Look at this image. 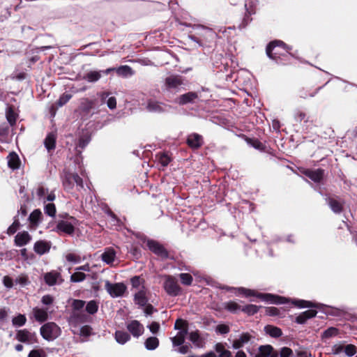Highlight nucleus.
Wrapping results in <instances>:
<instances>
[{"label": "nucleus", "instance_id": "obj_36", "mask_svg": "<svg viewBox=\"0 0 357 357\" xmlns=\"http://www.w3.org/2000/svg\"><path fill=\"white\" fill-rule=\"evenodd\" d=\"M321 87H318L314 91L308 90L307 88H302L298 91L299 97L303 99L314 97Z\"/></svg>", "mask_w": 357, "mask_h": 357}, {"label": "nucleus", "instance_id": "obj_34", "mask_svg": "<svg viewBox=\"0 0 357 357\" xmlns=\"http://www.w3.org/2000/svg\"><path fill=\"white\" fill-rule=\"evenodd\" d=\"M17 114L15 112L13 105L8 106L6 112V119L11 126H13L16 123Z\"/></svg>", "mask_w": 357, "mask_h": 357}, {"label": "nucleus", "instance_id": "obj_25", "mask_svg": "<svg viewBox=\"0 0 357 357\" xmlns=\"http://www.w3.org/2000/svg\"><path fill=\"white\" fill-rule=\"evenodd\" d=\"M21 162L18 155L12 152L8 155V166L12 169H17L20 168Z\"/></svg>", "mask_w": 357, "mask_h": 357}, {"label": "nucleus", "instance_id": "obj_32", "mask_svg": "<svg viewBox=\"0 0 357 357\" xmlns=\"http://www.w3.org/2000/svg\"><path fill=\"white\" fill-rule=\"evenodd\" d=\"M264 331L272 337H280L282 335V330L273 325H267L264 327Z\"/></svg>", "mask_w": 357, "mask_h": 357}, {"label": "nucleus", "instance_id": "obj_22", "mask_svg": "<svg viewBox=\"0 0 357 357\" xmlns=\"http://www.w3.org/2000/svg\"><path fill=\"white\" fill-rule=\"evenodd\" d=\"M116 252L112 247L106 248L104 252L101 255L102 260L107 264H112L116 259Z\"/></svg>", "mask_w": 357, "mask_h": 357}, {"label": "nucleus", "instance_id": "obj_58", "mask_svg": "<svg viewBox=\"0 0 357 357\" xmlns=\"http://www.w3.org/2000/svg\"><path fill=\"white\" fill-rule=\"evenodd\" d=\"M344 351L348 356H353L357 352L356 347L351 344L346 345Z\"/></svg>", "mask_w": 357, "mask_h": 357}, {"label": "nucleus", "instance_id": "obj_3", "mask_svg": "<svg viewBox=\"0 0 357 357\" xmlns=\"http://www.w3.org/2000/svg\"><path fill=\"white\" fill-rule=\"evenodd\" d=\"M61 178L63 188L66 192H70L73 189L75 183L80 188H84L83 180L77 173L64 170Z\"/></svg>", "mask_w": 357, "mask_h": 357}, {"label": "nucleus", "instance_id": "obj_24", "mask_svg": "<svg viewBox=\"0 0 357 357\" xmlns=\"http://www.w3.org/2000/svg\"><path fill=\"white\" fill-rule=\"evenodd\" d=\"M252 338V336L249 333H243L238 339L234 340L232 346L235 349H240Z\"/></svg>", "mask_w": 357, "mask_h": 357}, {"label": "nucleus", "instance_id": "obj_49", "mask_svg": "<svg viewBox=\"0 0 357 357\" xmlns=\"http://www.w3.org/2000/svg\"><path fill=\"white\" fill-rule=\"evenodd\" d=\"M339 333V330L335 327H330L324 331L322 334L323 338H330L334 336L337 335Z\"/></svg>", "mask_w": 357, "mask_h": 357}, {"label": "nucleus", "instance_id": "obj_61", "mask_svg": "<svg viewBox=\"0 0 357 357\" xmlns=\"http://www.w3.org/2000/svg\"><path fill=\"white\" fill-rule=\"evenodd\" d=\"M185 339V338H184V337H182L181 335H178L177 334L175 337H172L171 340L174 347H178L183 344Z\"/></svg>", "mask_w": 357, "mask_h": 357}, {"label": "nucleus", "instance_id": "obj_38", "mask_svg": "<svg viewBox=\"0 0 357 357\" xmlns=\"http://www.w3.org/2000/svg\"><path fill=\"white\" fill-rule=\"evenodd\" d=\"M245 8H246V12L245 13V15H244V17L242 20V22L241 24L239 25V28L240 29H243V28H245L248 24V23L252 21V18L250 17L251 15L252 14H254L255 13V11L253 9H252L251 8H248L247 6V4L245 5Z\"/></svg>", "mask_w": 357, "mask_h": 357}, {"label": "nucleus", "instance_id": "obj_28", "mask_svg": "<svg viewBox=\"0 0 357 357\" xmlns=\"http://www.w3.org/2000/svg\"><path fill=\"white\" fill-rule=\"evenodd\" d=\"M189 339L197 347H203L204 342L198 330L191 332L189 335Z\"/></svg>", "mask_w": 357, "mask_h": 357}, {"label": "nucleus", "instance_id": "obj_39", "mask_svg": "<svg viewBox=\"0 0 357 357\" xmlns=\"http://www.w3.org/2000/svg\"><path fill=\"white\" fill-rule=\"evenodd\" d=\"M101 77V74L100 71H89L86 75H84L83 79L88 81L89 82H96L99 80Z\"/></svg>", "mask_w": 357, "mask_h": 357}, {"label": "nucleus", "instance_id": "obj_37", "mask_svg": "<svg viewBox=\"0 0 357 357\" xmlns=\"http://www.w3.org/2000/svg\"><path fill=\"white\" fill-rule=\"evenodd\" d=\"M144 345L148 350H154L159 346V340L156 337H149L145 342Z\"/></svg>", "mask_w": 357, "mask_h": 357}, {"label": "nucleus", "instance_id": "obj_55", "mask_svg": "<svg viewBox=\"0 0 357 357\" xmlns=\"http://www.w3.org/2000/svg\"><path fill=\"white\" fill-rule=\"evenodd\" d=\"M70 319L75 322H84L86 321L85 315L78 312H73Z\"/></svg>", "mask_w": 357, "mask_h": 357}, {"label": "nucleus", "instance_id": "obj_13", "mask_svg": "<svg viewBox=\"0 0 357 357\" xmlns=\"http://www.w3.org/2000/svg\"><path fill=\"white\" fill-rule=\"evenodd\" d=\"M183 84L182 76L178 75H172L165 78V85L167 90L175 89Z\"/></svg>", "mask_w": 357, "mask_h": 357}, {"label": "nucleus", "instance_id": "obj_46", "mask_svg": "<svg viewBox=\"0 0 357 357\" xmlns=\"http://www.w3.org/2000/svg\"><path fill=\"white\" fill-rule=\"evenodd\" d=\"M130 282L132 288L139 289L142 288V285H144L145 280L140 276H134L130 279Z\"/></svg>", "mask_w": 357, "mask_h": 357}, {"label": "nucleus", "instance_id": "obj_27", "mask_svg": "<svg viewBox=\"0 0 357 357\" xmlns=\"http://www.w3.org/2000/svg\"><path fill=\"white\" fill-rule=\"evenodd\" d=\"M43 214L40 209H35L31 213L29 217V221L32 226H38L42 220Z\"/></svg>", "mask_w": 357, "mask_h": 357}, {"label": "nucleus", "instance_id": "obj_4", "mask_svg": "<svg viewBox=\"0 0 357 357\" xmlns=\"http://www.w3.org/2000/svg\"><path fill=\"white\" fill-rule=\"evenodd\" d=\"M163 287L166 293L170 296H177L181 294V287L178 285L177 280L172 275H165Z\"/></svg>", "mask_w": 357, "mask_h": 357}, {"label": "nucleus", "instance_id": "obj_7", "mask_svg": "<svg viewBox=\"0 0 357 357\" xmlns=\"http://www.w3.org/2000/svg\"><path fill=\"white\" fill-rule=\"evenodd\" d=\"M15 339L20 342L29 344L38 342L36 333L31 332L26 328L17 330L15 334Z\"/></svg>", "mask_w": 357, "mask_h": 357}, {"label": "nucleus", "instance_id": "obj_19", "mask_svg": "<svg viewBox=\"0 0 357 357\" xmlns=\"http://www.w3.org/2000/svg\"><path fill=\"white\" fill-rule=\"evenodd\" d=\"M31 241V236L26 231L19 232L15 237V245L18 247L26 245Z\"/></svg>", "mask_w": 357, "mask_h": 357}, {"label": "nucleus", "instance_id": "obj_56", "mask_svg": "<svg viewBox=\"0 0 357 357\" xmlns=\"http://www.w3.org/2000/svg\"><path fill=\"white\" fill-rule=\"evenodd\" d=\"M28 357H47V355L43 349H37L31 350L28 354Z\"/></svg>", "mask_w": 357, "mask_h": 357}, {"label": "nucleus", "instance_id": "obj_51", "mask_svg": "<svg viewBox=\"0 0 357 357\" xmlns=\"http://www.w3.org/2000/svg\"><path fill=\"white\" fill-rule=\"evenodd\" d=\"M72 98V95L69 93H63L59 100L56 102V105L58 107H62L65 104H66Z\"/></svg>", "mask_w": 357, "mask_h": 357}, {"label": "nucleus", "instance_id": "obj_23", "mask_svg": "<svg viewBox=\"0 0 357 357\" xmlns=\"http://www.w3.org/2000/svg\"><path fill=\"white\" fill-rule=\"evenodd\" d=\"M32 312L35 319L40 323H43L48 319L47 311L45 309L36 307L33 308Z\"/></svg>", "mask_w": 357, "mask_h": 357}, {"label": "nucleus", "instance_id": "obj_40", "mask_svg": "<svg viewBox=\"0 0 357 357\" xmlns=\"http://www.w3.org/2000/svg\"><path fill=\"white\" fill-rule=\"evenodd\" d=\"M261 306H257L253 304H248L242 307L241 311L248 316H252L257 314Z\"/></svg>", "mask_w": 357, "mask_h": 357}, {"label": "nucleus", "instance_id": "obj_8", "mask_svg": "<svg viewBox=\"0 0 357 357\" xmlns=\"http://www.w3.org/2000/svg\"><path fill=\"white\" fill-rule=\"evenodd\" d=\"M325 200L333 213L340 214L343 212L345 202L339 196L328 195Z\"/></svg>", "mask_w": 357, "mask_h": 357}, {"label": "nucleus", "instance_id": "obj_17", "mask_svg": "<svg viewBox=\"0 0 357 357\" xmlns=\"http://www.w3.org/2000/svg\"><path fill=\"white\" fill-rule=\"evenodd\" d=\"M146 288L144 285H142V288H141L134 295L135 303L140 307L146 305L147 303L149 302V298L146 296Z\"/></svg>", "mask_w": 357, "mask_h": 357}, {"label": "nucleus", "instance_id": "obj_6", "mask_svg": "<svg viewBox=\"0 0 357 357\" xmlns=\"http://www.w3.org/2000/svg\"><path fill=\"white\" fill-rule=\"evenodd\" d=\"M146 246L150 251H151L162 259H167L170 258L167 250L157 241L153 239L147 240Z\"/></svg>", "mask_w": 357, "mask_h": 357}, {"label": "nucleus", "instance_id": "obj_1", "mask_svg": "<svg viewBox=\"0 0 357 357\" xmlns=\"http://www.w3.org/2000/svg\"><path fill=\"white\" fill-rule=\"evenodd\" d=\"M291 50V46L280 40L271 41L266 47V53L268 57L280 65L291 63V61L294 58Z\"/></svg>", "mask_w": 357, "mask_h": 357}, {"label": "nucleus", "instance_id": "obj_18", "mask_svg": "<svg viewBox=\"0 0 357 357\" xmlns=\"http://www.w3.org/2000/svg\"><path fill=\"white\" fill-rule=\"evenodd\" d=\"M51 243L45 240L37 241L33 245V250L39 255H43L50 252Z\"/></svg>", "mask_w": 357, "mask_h": 357}, {"label": "nucleus", "instance_id": "obj_57", "mask_svg": "<svg viewBox=\"0 0 357 357\" xmlns=\"http://www.w3.org/2000/svg\"><path fill=\"white\" fill-rule=\"evenodd\" d=\"M66 259L69 262L79 263L81 261L82 258L79 255L75 253H68L66 255Z\"/></svg>", "mask_w": 357, "mask_h": 357}, {"label": "nucleus", "instance_id": "obj_62", "mask_svg": "<svg viewBox=\"0 0 357 357\" xmlns=\"http://www.w3.org/2000/svg\"><path fill=\"white\" fill-rule=\"evenodd\" d=\"M130 253L135 259H139L142 257L141 249L137 246H132L130 250Z\"/></svg>", "mask_w": 357, "mask_h": 357}, {"label": "nucleus", "instance_id": "obj_43", "mask_svg": "<svg viewBox=\"0 0 357 357\" xmlns=\"http://www.w3.org/2000/svg\"><path fill=\"white\" fill-rule=\"evenodd\" d=\"M225 309L231 313H236L238 310H241L242 307L236 302L230 301L225 303Z\"/></svg>", "mask_w": 357, "mask_h": 357}, {"label": "nucleus", "instance_id": "obj_21", "mask_svg": "<svg viewBox=\"0 0 357 357\" xmlns=\"http://www.w3.org/2000/svg\"><path fill=\"white\" fill-rule=\"evenodd\" d=\"M96 105V100H91L89 98H83L80 100L79 110L82 114H89L91 110Z\"/></svg>", "mask_w": 357, "mask_h": 357}, {"label": "nucleus", "instance_id": "obj_45", "mask_svg": "<svg viewBox=\"0 0 357 357\" xmlns=\"http://www.w3.org/2000/svg\"><path fill=\"white\" fill-rule=\"evenodd\" d=\"M98 303L96 301L91 300L87 303L86 306V311L89 314H94L98 312Z\"/></svg>", "mask_w": 357, "mask_h": 357}, {"label": "nucleus", "instance_id": "obj_33", "mask_svg": "<svg viewBox=\"0 0 357 357\" xmlns=\"http://www.w3.org/2000/svg\"><path fill=\"white\" fill-rule=\"evenodd\" d=\"M114 337L116 341L121 344H124L130 340V334L123 331H116L114 333Z\"/></svg>", "mask_w": 357, "mask_h": 357}, {"label": "nucleus", "instance_id": "obj_29", "mask_svg": "<svg viewBox=\"0 0 357 357\" xmlns=\"http://www.w3.org/2000/svg\"><path fill=\"white\" fill-rule=\"evenodd\" d=\"M116 73L117 75L123 77H130L135 73L132 68L127 65L121 66L119 68H116Z\"/></svg>", "mask_w": 357, "mask_h": 357}, {"label": "nucleus", "instance_id": "obj_52", "mask_svg": "<svg viewBox=\"0 0 357 357\" xmlns=\"http://www.w3.org/2000/svg\"><path fill=\"white\" fill-rule=\"evenodd\" d=\"M44 210L45 213L50 217H54L56 215V210L54 204L50 203L46 204Z\"/></svg>", "mask_w": 357, "mask_h": 357}, {"label": "nucleus", "instance_id": "obj_48", "mask_svg": "<svg viewBox=\"0 0 357 357\" xmlns=\"http://www.w3.org/2000/svg\"><path fill=\"white\" fill-rule=\"evenodd\" d=\"M181 282L183 284L190 286L193 282V278L190 273H183L179 275Z\"/></svg>", "mask_w": 357, "mask_h": 357}, {"label": "nucleus", "instance_id": "obj_14", "mask_svg": "<svg viewBox=\"0 0 357 357\" xmlns=\"http://www.w3.org/2000/svg\"><path fill=\"white\" fill-rule=\"evenodd\" d=\"M127 329L134 337L138 338L144 331V326L137 320H132L127 324Z\"/></svg>", "mask_w": 357, "mask_h": 357}, {"label": "nucleus", "instance_id": "obj_11", "mask_svg": "<svg viewBox=\"0 0 357 357\" xmlns=\"http://www.w3.org/2000/svg\"><path fill=\"white\" fill-rule=\"evenodd\" d=\"M186 144L191 149L197 150L203 146L204 138L198 133H192L187 137Z\"/></svg>", "mask_w": 357, "mask_h": 357}, {"label": "nucleus", "instance_id": "obj_20", "mask_svg": "<svg viewBox=\"0 0 357 357\" xmlns=\"http://www.w3.org/2000/svg\"><path fill=\"white\" fill-rule=\"evenodd\" d=\"M317 311L314 309H310L301 312L295 319V322L298 324H304L306 321L317 316Z\"/></svg>", "mask_w": 357, "mask_h": 357}, {"label": "nucleus", "instance_id": "obj_63", "mask_svg": "<svg viewBox=\"0 0 357 357\" xmlns=\"http://www.w3.org/2000/svg\"><path fill=\"white\" fill-rule=\"evenodd\" d=\"M229 331L230 328L229 326L224 324H219L216 327V332L220 334H227L229 332Z\"/></svg>", "mask_w": 357, "mask_h": 357}, {"label": "nucleus", "instance_id": "obj_47", "mask_svg": "<svg viewBox=\"0 0 357 357\" xmlns=\"http://www.w3.org/2000/svg\"><path fill=\"white\" fill-rule=\"evenodd\" d=\"M20 222L19 218L15 217L13 224L7 229V234L10 236L14 234L20 229Z\"/></svg>", "mask_w": 357, "mask_h": 357}, {"label": "nucleus", "instance_id": "obj_2", "mask_svg": "<svg viewBox=\"0 0 357 357\" xmlns=\"http://www.w3.org/2000/svg\"><path fill=\"white\" fill-rule=\"evenodd\" d=\"M225 289H235L237 292L236 294L243 295L245 297L255 296L258 298H260L262 301L274 303V304H284L289 303V299L278 295H273L268 293H259L255 290L247 289L245 287H238V288H231L226 287Z\"/></svg>", "mask_w": 357, "mask_h": 357}, {"label": "nucleus", "instance_id": "obj_42", "mask_svg": "<svg viewBox=\"0 0 357 357\" xmlns=\"http://www.w3.org/2000/svg\"><path fill=\"white\" fill-rule=\"evenodd\" d=\"M26 323V317L24 314H18L12 319V324L15 327H22Z\"/></svg>", "mask_w": 357, "mask_h": 357}, {"label": "nucleus", "instance_id": "obj_60", "mask_svg": "<svg viewBox=\"0 0 357 357\" xmlns=\"http://www.w3.org/2000/svg\"><path fill=\"white\" fill-rule=\"evenodd\" d=\"M93 328L89 325H84L80 328V335L84 337H89L92 334Z\"/></svg>", "mask_w": 357, "mask_h": 357}, {"label": "nucleus", "instance_id": "obj_26", "mask_svg": "<svg viewBox=\"0 0 357 357\" xmlns=\"http://www.w3.org/2000/svg\"><path fill=\"white\" fill-rule=\"evenodd\" d=\"M291 303L299 308H318L319 305L314 302L305 300H293Z\"/></svg>", "mask_w": 357, "mask_h": 357}, {"label": "nucleus", "instance_id": "obj_35", "mask_svg": "<svg viewBox=\"0 0 357 357\" xmlns=\"http://www.w3.org/2000/svg\"><path fill=\"white\" fill-rule=\"evenodd\" d=\"M245 139L249 145L252 146L255 149L261 151H265L266 146L258 139L246 137Z\"/></svg>", "mask_w": 357, "mask_h": 357}, {"label": "nucleus", "instance_id": "obj_10", "mask_svg": "<svg viewBox=\"0 0 357 357\" xmlns=\"http://www.w3.org/2000/svg\"><path fill=\"white\" fill-rule=\"evenodd\" d=\"M301 173L317 183H321L325 176V170L321 168L316 169H304L301 171Z\"/></svg>", "mask_w": 357, "mask_h": 357}, {"label": "nucleus", "instance_id": "obj_54", "mask_svg": "<svg viewBox=\"0 0 357 357\" xmlns=\"http://www.w3.org/2000/svg\"><path fill=\"white\" fill-rule=\"evenodd\" d=\"M266 314L269 316H280L282 317L281 310L275 307H266Z\"/></svg>", "mask_w": 357, "mask_h": 357}, {"label": "nucleus", "instance_id": "obj_12", "mask_svg": "<svg viewBox=\"0 0 357 357\" xmlns=\"http://www.w3.org/2000/svg\"><path fill=\"white\" fill-rule=\"evenodd\" d=\"M75 225L66 220H60L57 222L54 231L59 234L64 233L69 236H73L75 233Z\"/></svg>", "mask_w": 357, "mask_h": 357}, {"label": "nucleus", "instance_id": "obj_53", "mask_svg": "<svg viewBox=\"0 0 357 357\" xmlns=\"http://www.w3.org/2000/svg\"><path fill=\"white\" fill-rule=\"evenodd\" d=\"M85 301L79 299H74L72 303V308L73 312H77L82 309L85 305Z\"/></svg>", "mask_w": 357, "mask_h": 357}, {"label": "nucleus", "instance_id": "obj_41", "mask_svg": "<svg viewBox=\"0 0 357 357\" xmlns=\"http://www.w3.org/2000/svg\"><path fill=\"white\" fill-rule=\"evenodd\" d=\"M273 351V347L270 344L261 345L259 348V353L255 357H268V355L271 354Z\"/></svg>", "mask_w": 357, "mask_h": 357}, {"label": "nucleus", "instance_id": "obj_16", "mask_svg": "<svg viewBox=\"0 0 357 357\" xmlns=\"http://www.w3.org/2000/svg\"><path fill=\"white\" fill-rule=\"evenodd\" d=\"M198 98L199 96L197 92L190 91L178 96L177 98L176 102L180 105H184L189 103H194L195 100L198 99Z\"/></svg>", "mask_w": 357, "mask_h": 357}, {"label": "nucleus", "instance_id": "obj_59", "mask_svg": "<svg viewBox=\"0 0 357 357\" xmlns=\"http://www.w3.org/2000/svg\"><path fill=\"white\" fill-rule=\"evenodd\" d=\"M188 326V323L186 320L182 319H177L174 324V329L180 330L183 328H186Z\"/></svg>", "mask_w": 357, "mask_h": 357}, {"label": "nucleus", "instance_id": "obj_64", "mask_svg": "<svg viewBox=\"0 0 357 357\" xmlns=\"http://www.w3.org/2000/svg\"><path fill=\"white\" fill-rule=\"evenodd\" d=\"M54 301V298L50 294L45 295L42 297L41 302L45 305H52Z\"/></svg>", "mask_w": 357, "mask_h": 357}, {"label": "nucleus", "instance_id": "obj_5", "mask_svg": "<svg viewBox=\"0 0 357 357\" xmlns=\"http://www.w3.org/2000/svg\"><path fill=\"white\" fill-rule=\"evenodd\" d=\"M40 332L45 340L50 341L59 335L60 328L54 322H48L40 327Z\"/></svg>", "mask_w": 357, "mask_h": 357}, {"label": "nucleus", "instance_id": "obj_30", "mask_svg": "<svg viewBox=\"0 0 357 357\" xmlns=\"http://www.w3.org/2000/svg\"><path fill=\"white\" fill-rule=\"evenodd\" d=\"M44 144L48 152L54 151L56 148V137L52 133H49L45 139Z\"/></svg>", "mask_w": 357, "mask_h": 357}, {"label": "nucleus", "instance_id": "obj_9", "mask_svg": "<svg viewBox=\"0 0 357 357\" xmlns=\"http://www.w3.org/2000/svg\"><path fill=\"white\" fill-rule=\"evenodd\" d=\"M105 289L112 297L115 298L122 296L126 290V287L123 283L112 284L107 281L105 283Z\"/></svg>", "mask_w": 357, "mask_h": 357}, {"label": "nucleus", "instance_id": "obj_31", "mask_svg": "<svg viewBox=\"0 0 357 357\" xmlns=\"http://www.w3.org/2000/svg\"><path fill=\"white\" fill-rule=\"evenodd\" d=\"M60 275V273L56 271L49 272L45 274L44 280L47 284L53 286L56 283L57 279Z\"/></svg>", "mask_w": 357, "mask_h": 357}, {"label": "nucleus", "instance_id": "obj_50", "mask_svg": "<svg viewBox=\"0 0 357 357\" xmlns=\"http://www.w3.org/2000/svg\"><path fill=\"white\" fill-rule=\"evenodd\" d=\"M86 274L82 272H80V271L75 272L70 276V281L73 282H82L86 279Z\"/></svg>", "mask_w": 357, "mask_h": 357}, {"label": "nucleus", "instance_id": "obj_44", "mask_svg": "<svg viewBox=\"0 0 357 357\" xmlns=\"http://www.w3.org/2000/svg\"><path fill=\"white\" fill-rule=\"evenodd\" d=\"M156 158L162 167H167L171 162V158L165 152L158 153Z\"/></svg>", "mask_w": 357, "mask_h": 357}, {"label": "nucleus", "instance_id": "obj_15", "mask_svg": "<svg viewBox=\"0 0 357 357\" xmlns=\"http://www.w3.org/2000/svg\"><path fill=\"white\" fill-rule=\"evenodd\" d=\"M146 108L151 112L162 113L167 112L171 106L155 100H149Z\"/></svg>", "mask_w": 357, "mask_h": 357}]
</instances>
